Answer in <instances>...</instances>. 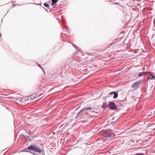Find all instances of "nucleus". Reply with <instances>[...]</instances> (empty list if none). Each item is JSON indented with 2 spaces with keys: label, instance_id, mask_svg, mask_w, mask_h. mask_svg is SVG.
I'll list each match as a JSON object with an SVG mask.
<instances>
[{
  "label": "nucleus",
  "instance_id": "3",
  "mask_svg": "<svg viewBox=\"0 0 155 155\" xmlns=\"http://www.w3.org/2000/svg\"><path fill=\"white\" fill-rule=\"evenodd\" d=\"M109 107L110 109L113 110H115L117 108V107L114 102H111L110 103Z\"/></svg>",
  "mask_w": 155,
  "mask_h": 155
},
{
  "label": "nucleus",
  "instance_id": "10",
  "mask_svg": "<svg viewBox=\"0 0 155 155\" xmlns=\"http://www.w3.org/2000/svg\"><path fill=\"white\" fill-rule=\"evenodd\" d=\"M44 6H45V7H49V5H48V4L46 3H44Z\"/></svg>",
  "mask_w": 155,
  "mask_h": 155
},
{
  "label": "nucleus",
  "instance_id": "5",
  "mask_svg": "<svg viewBox=\"0 0 155 155\" xmlns=\"http://www.w3.org/2000/svg\"><path fill=\"white\" fill-rule=\"evenodd\" d=\"M104 136L105 137H111L112 136L110 132H109L107 130L104 131Z\"/></svg>",
  "mask_w": 155,
  "mask_h": 155
},
{
  "label": "nucleus",
  "instance_id": "1",
  "mask_svg": "<svg viewBox=\"0 0 155 155\" xmlns=\"http://www.w3.org/2000/svg\"><path fill=\"white\" fill-rule=\"evenodd\" d=\"M28 150H31L36 152L41 153V150L39 148L33 145H31L29 146L28 147Z\"/></svg>",
  "mask_w": 155,
  "mask_h": 155
},
{
  "label": "nucleus",
  "instance_id": "6",
  "mask_svg": "<svg viewBox=\"0 0 155 155\" xmlns=\"http://www.w3.org/2000/svg\"><path fill=\"white\" fill-rule=\"evenodd\" d=\"M114 94V96H113V98L114 99H116L118 97V94L116 92H113L110 93L109 94V97L111 96V94Z\"/></svg>",
  "mask_w": 155,
  "mask_h": 155
},
{
  "label": "nucleus",
  "instance_id": "8",
  "mask_svg": "<svg viewBox=\"0 0 155 155\" xmlns=\"http://www.w3.org/2000/svg\"><path fill=\"white\" fill-rule=\"evenodd\" d=\"M155 78V76L153 75L152 74L149 77L147 78V79L148 80H149V79L152 80V79H153L154 78Z\"/></svg>",
  "mask_w": 155,
  "mask_h": 155
},
{
  "label": "nucleus",
  "instance_id": "11",
  "mask_svg": "<svg viewBox=\"0 0 155 155\" xmlns=\"http://www.w3.org/2000/svg\"><path fill=\"white\" fill-rule=\"evenodd\" d=\"M135 155H144L143 153H136Z\"/></svg>",
  "mask_w": 155,
  "mask_h": 155
},
{
  "label": "nucleus",
  "instance_id": "4",
  "mask_svg": "<svg viewBox=\"0 0 155 155\" xmlns=\"http://www.w3.org/2000/svg\"><path fill=\"white\" fill-rule=\"evenodd\" d=\"M141 83V81H137L133 84L131 87L134 88L135 89H137L138 87L139 86L140 84Z\"/></svg>",
  "mask_w": 155,
  "mask_h": 155
},
{
  "label": "nucleus",
  "instance_id": "7",
  "mask_svg": "<svg viewBox=\"0 0 155 155\" xmlns=\"http://www.w3.org/2000/svg\"><path fill=\"white\" fill-rule=\"evenodd\" d=\"M148 73L149 74H150L151 73L150 72H148L147 73L146 72H142L139 73V74H138V76L139 77H141L142 76L144 75H145L146 73Z\"/></svg>",
  "mask_w": 155,
  "mask_h": 155
},
{
  "label": "nucleus",
  "instance_id": "9",
  "mask_svg": "<svg viewBox=\"0 0 155 155\" xmlns=\"http://www.w3.org/2000/svg\"><path fill=\"white\" fill-rule=\"evenodd\" d=\"M58 1V0H52V5L55 4Z\"/></svg>",
  "mask_w": 155,
  "mask_h": 155
},
{
  "label": "nucleus",
  "instance_id": "2",
  "mask_svg": "<svg viewBox=\"0 0 155 155\" xmlns=\"http://www.w3.org/2000/svg\"><path fill=\"white\" fill-rule=\"evenodd\" d=\"M91 109V107H88V108H85L82 109L78 114V115L80 116H83L85 114H86V111L87 110H90Z\"/></svg>",
  "mask_w": 155,
  "mask_h": 155
},
{
  "label": "nucleus",
  "instance_id": "12",
  "mask_svg": "<svg viewBox=\"0 0 155 155\" xmlns=\"http://www.w3.org/2000/svg\"><path fill=\"white\" fill-rule=\"evenodd\" d=\"M73 47L76 48V46L74 45H73Z\"/></svg>",
  "mask_w": 155,
  "mask_h": 155
}]
</instances>
